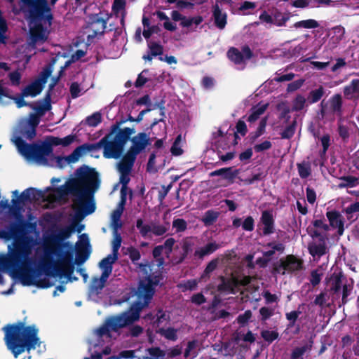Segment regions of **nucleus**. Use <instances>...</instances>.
<instances>
[{
    "label": "nucleus",
    "instance_id": "f257e3e1",
    "mask_svg": "<svg viewBox=\"0 0 359 359\" xmlns=\"http://www.w3.org/2000/svg\"><path fill=\"white\" fill-rule=\"evenodd\" d=\"M51 109L50 100L46 97L35 108L36 113L29 116L28 119L21 121L15 128L11 139L18 152L29 163L39 165H45L62 168L67 165L77 162L88 151L93 149V145H82L77 147L67 157L55 156L52 146H68L76 139L73 135L63 138L49 137L44 142L36 144H28L25 140H30L36 135L35 128L39 123V118Z\"/></svg>",
    "mask_w": 359,
    "mask_h": 359
},
{
    "label": "nucleus",
    "instance_id": "f03ea898",
    "mask_svg": "<svg viewBox=\"0 0 359 359\" xmlns=\"http://www.w3.org/2000/svg\"><path fill=\"white\" fill-rule=\"evenodd\" d=\"M157 281L152 282L150 278L141 281L136 292L138 301L132 305L129 311L121 316L109 318L104 325L99 328L96 333L98 337H111L110 332L125 327L137 320L142 309L147 306L151 299L154 290V285Z\"/></svg>",
    "mask_w": 359,
    "mask_h": 359
},
{
    "label": "nucleus",
    "instance_id": "7ed1b4c3",
    "mask_svg": "<svg viewBox=\"0 0 359 359\" xmlns=\"http://www.w3.org/2000/svg\"><path fill=\"white\" fill-rule=\"evenodd\" d=\"M3 330L7 348L15 358L25 351L29 352L41 343L38 337V329L34 325L26 326L20 322L5 326Z\"/></svg>",
    "mask_w": 359,
    "mask_h": 359
},
{
    "label": "nucleus",
    "instance_id": "20e7f679",
    "mask_svg": "<svg viewBox=\"0 0 359 359\" xmlns=\"http://www.w3.org/2000/svg\"><path fill=\"white\" fill-rule=\"evenodd\" d=\"M133 133V130L128 128L123 130H114L102 139L99 145L103 147L104 156L107 158H119L129 135Z\"/></svg>",
    "mask_w": 359,
    "mask_h": 359
},
{
    "label": "nucleus",
    "instance_id": "39448f33",
    "mask_svg": "<svg viewBox=\"0 0 359 359\" xmlns=\"http://www.w3.org/2000/svg\"><path fill=\"white\" fill-rule=\"evenodd\" d=\"M15 13H18L25 7L33 8L41 13H48V20L51 19L47 0H8Z\"/></svg>",
    "mask_w": 359,
    "mask_h": 359
},
{
    "label": "nucleus",
    "instance_id": "423d86ee",
    "mask_svg": "<svg viewBox=\"0 0 359 359\" xmlns=\"http://www.w3.org/2000/svg\"><path fill=\"white\" fill-rule=\"evenodd\" d=\"M79 189L74 199V208L79 211H86L90 203L89 184L91 181H74Z\"/></svg>",
    "mask_w": 359,
    "mask_h": 359
},
{
    "label": "nucleus",
    "instance_id": "0eeeda50",
    "mask_svg": "<svg viewBox=\"0 0 359 359\" xmlns=\"http://www.w3.org/2000/svg\"><path fill=\"white\" fill-rule=\"evenodd\" d=\"M327 285L330 290L334 293L342 292V301L346 302V297L352 290V285L347 283L345 278L341 272H334L330 278L327 279Z\"/></svg>",
    "mask_w": 359,
    "mask_h": 359
},
{
    "label": "nucleus",
    "instance_id": "6e6552de",
    "mask_svg": "<svg viewBox=\"0 0 359 359\" xmlns=\"http://www.w3.org/2000/svg\"><path fill=\"white\" fill-rule=\"evenodd\" d=\"M42 19H30L29 21L30 41L29 46L34 48L39 44L45 42L48 36V32L41 26Z\"/></svg>",
    "mask_w": 359,
    "mask_h": 359
},
{
    "label": "nucleus",
    "instance_id": "1a4fd4ad",
    "mask_svg": "<svg viewBox=\"0 0 359 359\" xmlns=\"http://www.w3.org/2000/svg\"><path fill=\"white\" fill-rule=\"evenodd\" d=\"M303 262L294 255H288L280 261V263L275 267L278 273L285 274L299 271L302 269Z\"/></svg>",
    "mask_w": 359,
    "mask_h": 359
},
{
    "label": "nucleus",
    "instance_id": "9d476101",
    "mask_svg": "<svg viewBox=\"0 0 359 359\" xmlns=\"http://www.w3.org/2000/svg\"><path fill=\"white\" fill-rule=\"evenodd\" d=\"M52 65L46 68L41 74L39 79L32 82L30 85L27 86L22 91L23 97H35L39 95L42 90L44 83L46 82L47 79L52 72Z\"/></svg>",
    "mask_w": 359,
    "mask_h": 359
},
{
    "label": "nucleus",
    "instance_id": "9b49d317",
    "mask_svg": "<svg viewBox=\"0 0 359 359\" xmlns=\"http://www.w3.org/2000/svg\"><path fill=\"white\" fill-rule=\"evenodd\" d=\"M135 159L134 155L127 154L121 161L117 164V170L120 174L119 180H127L131 172Z\"/></svg>",
    "mask_w": 359,
    "mask_h": 359
},
{
    "label": "nucleus",
    "instance_id": "f8f14e48",
    "mask_svg": "<svg viewBox=\"0 0 359 359\" xmlns=\"http://www.w3.org/2000/svg\"><path fill=\"white\" fill-rule=\"evenodd\" d=\"M149 138L145 133H139L132 139L133 145L128 154L135 156L149 144Z\"/></svg>",
    "mask_w": 359,
    "mask_h": 359
},
{
    "label": "nucleus",
    "instance_id": "ddd939ff",
    "mask_svg": "<svg viewBox=\"0 0 359 359\" xmlns=\"http://www.w3.org/2000/svg\"><path fill=\"white\" fill-rule=\"evenodd\" d=\"M250 283V277H245L242 280H238L234 277L224 281L220 285L219 290L226 291L231 293H236L241 285H246Z\"/></svg>",
    "mask_w": 359,
    "mask_h": 359
},
{
    "label": "nucleus",
    "instance_id": "4468645a",
    "mask_svg": "<svg viewBox=\"0 0 359 359\" xmlns=\"http://www.w3.org/2000/svg\"><path fill=\"white\" fill-rule=\"evenodd\" d=\"M125 203L126 199L123 197L116 210H114L111 213L110 226L113 229V231H118L122 226L121 217L124 210Z\"/></svg>",
    "mask_w": 359,
    "mask_h": 359
},
{
    "label": "nucleus",
    "instance_id": "2eb2a0df",
    "mask_svg": "<svg viewBox=\"0 0 359 359\" xmlns=\"http://www.w3.org/2000/svg\"><path fill=\"white\" fill-rule=\"evenodd\" d=\"M227 55L228 57L236 64H241L251 57V51L248 47H244L242 52L236 48H231L229 50Z\"/></svg>",
    "mask_w": 359,
    "mask_h": 359
},
{
    "label": "nucleus",
    "instance_id": "dca6fc26",
    "mask_svg": "<svg viewBox=\"0 0 359 359\" xmlns=\"http://www.w3.org/2000/svg\"><path fill=\"white\" fill-rule=\"evenodd\" d=\"M330 226L324 220L316 219L312 224L308 227L309 233L313 237H321L324 233L328 231Z\"/></svg>",
    "mask_w": 359,
    "mask_h": 359
},
{
    "label": "nucleus",
    "instance_id": "f3484780",
    "mask_svg": "<svg viewBox=\"0 0 359 359\" xmlns=\"http://www.w3.org/2000/svg\"><path fill=\"white\" fill-rule=\"evenodd\" d=\"M326 216L329 220L330 226L337 229L338 234L341 236L344 231V221L341 215L339 212L332 210L327 212Z\"/></svg>",
    "mask_w": 359,
    "mask_h": 359
},
{
    "label": "nucleus",
    "instance_id": "a211bd4d",
    "mask_svg": "<svg viewBox=\"0 0 359 359\" xmlns=\"http://www.w3.org/2000/svg\"><path fill=\"white\" fill-rule=\"evenodd\" d=\"M99 177L95 168L83 165L76 170L74 180H98Z\"/></svg>",
    "mask_w": 359,
    "mask_h": 359
},
{
    "label": "nucleus",
    "instance_id": "6ab92c4d",
    "mask_svg": "<svg viewBox=\"0 0 359 359\" xmlns=\"http://www.w3.org/2000/svg\"><path fill=\"white\" fill-rule=\"evenodd\" d=\"M21 283L24 285H34L39 287H48L53 285L46 277L42 279L37 275L24 276L21 278Z\"/></svg>",
    "mask_w": 359,
    "mask_h": 359
},
{
    "label": "nucleus",
    "instance_id": "aec40b11",
    "mask_svg": "<svg viewBox=\"0 0 359 359\" xmlns=\"http://www.w3.org/2000/svg\"><path fill=\"white\" fill-rule=\"evenodd\" d=\"M165 320L166 318L165 314H162L158 318V320L156 322L157 326L156 332L159 333L167 339L175 341L177 339V330L170 327L165 329L163 327H160V325L162 323L163 320Z\"/></svg>",
    "mask_w": 359,
    "mask_h": 359
},
{
    "label": "nucleus",
    "instance_id": "412c9836",
    "mask_svg": "<svg viewBox=\"0 0 359 359\" xmlns=\"http://www.w3.org/2000/svg\"><path fill=\"white\" fill-rule=\"evenodd\" d=\"M344 97L348 100L359 99V79H353L344 88Z\"/></svg>",
    "mask_w": 359,
    "mask_h": 359
},
{
    "label": "nucleus",
    "instance_id": "4be33fe9",
    "mask_svg": "<svg viewBox=\"0 0 359 359\" xmlns=\"http://www.w3.org/2000/svg\"><path fill=\"white\" fill-rule=\"evenodd\" d=\"M73 271L74 266L70 262L67 260H62L57 263L55 273H53V276L62 278L65 276L70 275Z\"/></svg>",
    "mask_w": 359,
    "mask_h": 359
},
{
    "label": "nucleus",
    "instance_id": "5701e85b",
    "mask_svg": "<svg viewBox=\"0 0 359 359\" xmlns=\"http://www.w3.org/2000/svg\"><path fill=\"white\" fill-rule=\"evenodd\" d=\"M118 259V256L110 254L100 262V267L102 270L104 277H109L112 271V264Z\"/></svg>",
    "mask_w": 359,
    "mask_h": 359
},
{
    "label": "nucleus",
    "instance_id": "b1692460",
    "mask_svg": "<svg viewBox=\"0 0 359 359\" xmlns=\"http://www.w3.org/2000/svg\"><path fill=\"white\" fill-rule=\"evenodd\" d=\"M36 245V241L27 237H23L18 241V248L24 257H27L31 253L32 248H34Z\"/></svg>",
    "mask_w": 359,
    "mask_h": 359
},
{
    "label": "nucleus",
    "instance_id": "393cba45",
    "mask_svg": "<svg viewBox=\"0 0 359 359\" xmlns=\"http://www.w3.org/2000/svg\"><path fill=\"white\" fill-rule=\"evenodd\" d=\"M261 222L264 226V234H269L273 231V217L271 211H264L262 215Z\"/></svg>",
    "mask_w": 359,
    "mask_h": 359
},
{
    "label": "nucleus",
    "instance_id": "a878e982",
    "mask_svg": "<svg viewBox=\"0 0 359 359\" xmlns=\"http://www.w3.org/2000/svg\"><path fill=\"white\" fill-rule=\"evenodd\" d=\"M309 253L313 257L320 258L327 252V247L324 241L320 243L313 242L309 245Z\"/></svg>",
    "mask_w": 359,
    "mask_h": 359
},
{
    "label": "nucleus",
    "instance_id": "bb28decb",
    "mask_svg": "<svg viewBox=\"0 0 359 359\" xmlns=\"http://www.w3.org/2000/svg\"><path fill=\"white\" fill-rule=\"evenodd\" d=\"M219 248V245L216 242H211L208 243L203 247L199 248L196 250L194 255L199 258H203L205 256L213 253Z\"/></svg>",
    "mask_w": 359,
    "mask_h": 359
},
{
    "label": "nucleus",
    "instance_id": "cd10ccee",
    "mask_svg": "<svg viewBox=\"0 0 359 359\" xmlns=\"http://www.w3.org/2000/svg\"><path fill=\"white\" fill-rule=\"evenodd\" d=\"M181 352V349L178 346H175L167 350V351L160 348H154L151 350V354L157 358H164L166 355L168 358H172L180 355Z\"/></svg>",
    "mask_w": 359,
    "mask_h": 359
},
{
    "label": "nucleus",
    "instance_id": "c85d7f7f",
    "mask_svg": "<svg viewBox=\"0 0 359 359\" xmlns=\"http://www.w3.org/2000/svg\"><path fill=\"white\" fill-rule=\"evenodd\" d=\"M268 108V104H259L252 109L251 114L248 118V121L251 124L255 123Z\"/></svg>",
    "mask_w": 359,
    "mask_h": 359
},
{
    "label": "nucleus",
    "instance_id": "c756f323",
    "mask_svg": "<svg viewBox=\"0 0 359 359\" xmlns=\"http://www.w3.org/2000/svg\"><path fill=\"white\" fill-rule=\"evenodd\" d=\"M237 170H232L231 168H226V169H220L214 172H212L210 174V176H221V180H233L234 178H236L237 176Z\"/></svg>",
    "mask_w": 359,
    "mask_h": 359
},
{
    "label": "nucleus",
    "instance_id": "7c9ffc66",
    "mask_svg": "<svg viewBox=\"0 0 359 359\" xmlns=\"http://www.w3.org/2000/svg\"><path fill=\"white\" fill-rule=\"evenodd\" d=\"M185 140L181 135H179L170 148V152L173 156H180L184 153L183 147Z\"/></svg>",
    "mask_w": 359,
    "mask_h": 359
},
{
    "label": "nucleus",
    "instance_id": "2f4dec72",
    "mask_svg": "<svg viewBox=\"0 0 359 359\" xmlns=\"http://www.w3.org/2000/svg\"><path fill=\"white\" fill-rule=\"evenodd\" d=\"M215 22L217 27L223 29L226 24V14L222 12L217 6L214 10Z\"/></svg>",
    "mask_w": 359,
    "mask_h": 359
},
{
    "label": "nucleus",
    "instance_id": "473e14b6",
    "mask_svg": "<svg viewBox=\"0 0 359 359\" xmlns=\"http://www.w3.org/2000/svg\"><path fill=\"white\" fill-rule=\"evenodd\" d=\"M108 278L104 277V275L102 274L100 278H93L90 286L91 294H97L104 287Z\"/></svg>",
    "mask_w": 359,
    "mask_h": 359
},
{
    "label": "nucleus",
    "instance_id": "72a5a7b5",
    "mask_svg": "<svg viewBox=\"0 0 359 359\" xmlns=\"http://www.w3.org/2000/svg\"><path fill=\"white\" fill-rule=\"evenodd\" d=\"M203 19L200 16L193 18H184L180 25L184 27H189L191 29H195L201 22Z\"/></svg>",
    "mask_w": 359,
    "mask_h": 359
},
{
    "label": "nucleus",
    "instance_id": "f704fd0d",
    "mask_svg": "<svg viewBox=\"0 0 359 359\" xmlns=\"http://www.w3.org/2000/svg\"><path fill=\"white\" fill-rule=\"evenodd\" d=\"M218 217V212L214 210H208L206 212H205L201 220L205 226H210L217 220Z\"/></svg>",
    "mask_w": 359,
    "mask_h": 359
},
{
    "label": "nucleus",
    "instance_id": "c9c22d12",
    "mask_svg": "<svg viewBox=\"0 0 359 359\" xmlns=\"http://www.w3.org/2000/svg\"><path fill=\"white\" fill-rule=\"evenodd\" d=\"M294 27L295 28H305V29H313L319 27V23L313 19H309L305 20H301L297 22Z\"/></svg>",
    "mask_w": 359,
    "mask_h": 359
},
{
    "label": "nucleus",
    "instance_id": "e433bc0d",
    "mask_svg": "<svg viewBox=\"0 0 359 359\" xmlns=\"http://www.w3.org/2000/svg\"><path fill=\"white\" fill-rule=\"evenodd\" d=\"M113 241L111 243L112 252L111 254L118 256V250L121 247L122 239L118 231H113Z\"/></svg>",
    "mask_w": 359,
    "mask_h": 359
},
{
    "label": "nucleus",
    "instance_id": "4c0bfd02",
    "mask_svg": "<svg viewBox=\"0 0 359 359\" xmlns=\"http://www.w3.org/2000/svg\"><path fill=\"white\" fill-rule=\"evenodd\" d=\"M86 55L85 51L82 50H78L74 54L72 55L70 60H67L65 62V65L60 67V72H62L65 68L69 66L72 62H74Z\"/></svg>",
    "mask_w": 359,
    "mask_h": 359
},
{
    "label": "nucleus",
    "instance_id": "58836bf2",
    "mask_svg": "<svg viewBox=\"0 0 359 359\" xmlns=\"http://www.w3.org/2000/svg\"><path fill=\"white\" fill-rule=\"evenodd\" d=\"M198 280L196 279L189 280L179 285L182 291L194 290L197 287Z\"/></svg>",
    "mask_w": 359,
    "mask_h": 359
},
{
    "label": "nucleus",
    "instance_id": "ea45409f",
    "mask_svg": "<svg viewBox=\"0 0 359 359\" xmlns=\"http://www.w3.org/2000/svg\"><path fill=\"white\" fill-rule=\"evenodd\" d=\"M172 227L176 232H182L187 229V223L183 219H175L172 222Z\"/></svg>",
    "mask_w": 359,
    "mask_h": 359
},
{
    "label": "nucleus",
    "instance_id": "a19ab883",
    "mask_svg": "<svg viewBox=\"0 0 359 359\" xmlns=\"http://www.w3.org/2000/svg\"><path fill=\"white\" fill-rule=\"evenodd\" d=\"M298 171L299 175L302 178L308 177L311 172L310 165L308 163H302L298 164Z\"/></svg>",
    "mask_w": 359,
    "mask_h": 359
},
{
    "label": "nucleus",
    "instance_id": "79ce46f5",
    "mask_svg": "<svg viewBox=\"0 0 359 359\" xmlns=\"http://www.w3.org/2000/svg\"><path fill=\"white\" fill-rule=\"evenodd\" d=\"M323 93L324 90L322 87L319 88L318 89L312 90L309 96L310 102L315 103L318 102L322 97Z\"/></svg>",
    "mask_w": 359,
    "mask_h": 359
},
{
    "label": "nucleus",
    "instance_id": "37998d69",
    "mask_svg": "<svg viewBox=\"0 0 359 359\" xmlns=\"http://www.w3.org/2000/svg\"><path fill=\"white\" fill-rule=\"evenodd\" d=\"M305 97L302 95H297L293 101V109L296 111L302 109L305 105Z\"/></svg>",
    "mask_w": 359,
    "mask_h": 359
},
{
    "label": "nucleus",
    "instance_id": "c03bdc74",
    "mask_svg": "<svg viewBox=\"0 0 359 359\" xmlns=\"http://www.w3.org/2000/svg\"><path fill=\"white\" fill-rule=\"evenodd\" d=\"M86 123L90 126L95 127L98 125L101 121V115L100 113H95L93 115L88 116L86 118Z\"/></svg>",
    "mask_w": 359,
    "mask_h": 359
},
{
    "label": "nucleus",
    "instance_id": "a18cd8bd",
    "mask_svg": "<svg viewBox=\"0 0 359 359\" xmlns=\"http://www.w3.org/2000/svg\"><path fill=\"white\" fill-rule=\"evenodd\" d=\"M262 337L265 341L270 343L278 338V334L275 331L264 330L262 332Z\"/></svg>",
    "mask_w": 359,
    "mask_h": 359
},
{
    "label": "nucleus",
    "instance_id": "49530a36",
    "mask_svg": "<svg viewBox=\"0 0 359 359\" xmlns=\"http://www.w3.org/2000/svg\"><path fill=\"white\" fill-rule=\"evenodd\" d=\"M8 78L12 85L18 86L20 83L21 74L18 71H14L8 74Z\"/></svg>",
    "mask_w": 359,
    "mask_h": 359
},
{
    "label": "nucleus",
    "instance_id": "de8ad7c7",
    "mask_svg": "<svg viewBox=\"0 0 359 359\" xmlns=\"http://www.w3.org/2000/svg\"><path fill=\"white\" fill-rule=\"evenodd\" d=\"M256 7V4L254 2L250 1H245L243 3L239 10L243 13L244 15L250 14L249 10H253Z\"/></svg>",
    "mask_w": 359,
    "mask_h": 359
},
{
    "label": "nucleus",
    "instance_id": "09e8293b",
    "mask_svg": "<svg viewBox=\"0 0 359 359\" xmlns=\"http://www.w3.org/2000/svg\"><path fill=\"white\" fill-rule=\"evenodd\" d=\"M341 106V97L339 95H334L331 99V107L334 111H339Z\"/></svg>",
    "mask_w": 359,
    "mask_h": 359
},
{
    "label": "nucleus",
    "instance_id": "8fccbe9b",
    "mask_svg": "<svg viewBox=\"0 0 359 359\" xmlns=\"http://www.w3.org/2000/svg\"><path fill=\"white\" fill-rule=\"evenodd\" d=\"M175 240L172 238H168L165 241L164 245H161L163 247V250H164V254L166 255L167 257H168L169 254L172 251V248L175 244Z\"/></svg>",
    "mask_w": 359,
    "mask_h": 359
},
{
    "label": "nucleus",
    "instance_id": "3c124183",
    "mask_svg": "<svg viewBox=\"0 0 359 359\" xmlns=\"http://www.w3.org/2000/svg\"><path fill=\"white\" fill-rule=\"evenodd\" d=\"M323 273L320 272L318 270L313 271L311 274V284L314 286L318 285L320 282Z\"/></svg>",
    "mask_w": 359,
    "mask_h": 359
},
{
    "label": "nucleus",
    "instance_id": "603ef678",
    "mask_svg": "<svg viewBox=\"0 0 359 359\" xmlns=\"http://www.w3.org/2000/svg\"><path fill=\"white\" fill-rule=\"evenodd\" d=\"M267 122V116L264 117L259 122V127L255 133L254 138H257L262 135L265 130V128Z\"/></svg>",
    "mask_w": 359,
    "mask_h": 359
},
{
    "label": "nucleus",
    "instance_id": "864d4df0",
    "mask_svg": "<svg viewBox=\"0 0 359 359\" xmlns=\"http://www.w3.org/2000/svg\"><path fill=\"white\" fill-rule=\"evenodd\" d=\"M217 266V261L212 260L211 261L208 266H206L203 275L201 277V279L205 278V276H208L212 271H213Z\"/></svg>",
    "mask_w": 359,
    "mask_h": 359
},
{
    "label": "nucleus",
    "instance_id": "5fc2aeb1",
    "mask_svg": "<svg viewBox=\"0 0 359 359\" xmlns=\"http://www.w3.org/2000/svg\"><path fill=\"white\" fill-rule=\"evenodd\" d=\"M149 48L150 49L151 55H154V56H156V55H161V53H162V48L158 43H149Z\"/></svg>",
    "mask_w": 359,
    "mask_h": 359
},
{
    "label": "nucleus",
    "instance_id": "6e6d98bb",
    "mask_svg": "<svg viewBox=\"0 0 359 359\" xmlns=\"http://www.w3.org/2000/svg\"><path fill=\"white\" fill-rule=\"evenodd\" d=\"M271 147V143L268 140H265L260 144H255L254 147V149L256 151L260 152V151L270 149Z\"/></svg>",
    "mask_w": 359,
    "mask_h": 359
},
{
    "label": "nucleus",
    "instance_id": "4d7b16f0",
    "mask_svg": "<svg viewBox=\"0 0 359 359\" xmlns=\"http://www.w3.org/2000/svg\"><path fill=\"white\" fill-rule=\"evenodd\" d=\"M301 314V311H293L286 313L287 319L290 322L291 325H294L295 321L298 318L299 316Z\"/></svg>",
    "mask_w": 359,
    "mask_h": 359
},
{
    "label": "nucleus",
    "instance_id": "13d9d810",
    "mask_svg": "<svg viewBox=\"0 0 359 359\" xmlns=\"http://www.w3.org/2000/svg\"><path fill=\"white\" fill-rule=\"evenodd\" d=\"M295 127L294 124L287 126L281 133L283 138H290L294 133Z\"/></svg>",
    "mask_w": 359,
    "mask_h": 359
},
{
    "label": "nucleus",
    "instance_id": "bf43d9fd",
    "mask_svg": "<svg viewBox=\"0 0 359 359\" xmlns=\"http://www.w3.org/2000/svg\"><path fill=\"white\" fill-rule=\"evenodd\" d=\"M320 142L323 146V154H325L329 148L330 143V137L329 135H324L320 137Z\"/></svg>",
    "mask_w": 359,
    "mask_h": 359
},
{
    "label": "nucleus",
    "instance_id": "052dcab7",
    "mask_svg": "<svg viewBox=\"0 0 359 359\" xmlns=\"http://www.w3.org/2000/svg\"><path fill=\"white\" fill-rule=\"evenodd\" d=\"M125 1L123 0H115L113 5V10L116 13L122 12L125 7Z\"/></svg>",
    "mask_w": 359,
    "mask_h": 359
},
{
    "label": "nucleus",
    "instance_id": "680f3d73",
    "mask_svg": "<svg viewBox=\"0 0 359 359\" xmlns=\"http://www.w3.org/2000/svg\"><path fill=\"white\" fill-rule=\"evenodd\" d=\"M242 226L246 231H252L254 229V219L252 217H248L243 222Z\"/></svg>",
    "mask_w": 359,
    "mask_h": 359
},
{
    "label": "nucleus",
    "instance_id": "e2e57ef3",
    "mask_svg": "<svg viewBox=\"0 0 359 359\" xmlns=\"http://www.w3.org/2000/svg\"><path fill=\"white\" fill-rule=\"evenodd\" d=\"M128 253L129 255L130 258L133 262L137 261L140 259V252L134 248H129L128 249Z\"/></svg>",
    "mask_w": 359,
    "mask_h": 359
},
{
    "label": "nucleus",
    "instance_id": "0e129e2a",
    "mask_svg": "<svg viewBox=\"0 0 359 359\" xmlns=\"http://www.w3.org/2000/svg\"><path fill=\"white\" fill-rule=\"evenodd\" d=\"M344 212L348 216H349L351 214L355 213V212H359V203L356 202V203H354L350 205L345 209Z\"/></svg>",
    "mask_w": 359,
    "mask_h": 359
},
{
    "label": "nucleus",
    "instance_id": "69168bd1",
    "mask_svg": "<svg viewBox=\"0 0 359 359\" xmlns=\"http://www.w3.org/2000/svg\"><path fill=\"white\" fill-rule=\"evenodd\" d=\"M196 344H197V343L195 341H189L188 343L187 348L185 351V355L187 357H189V356L193 357L195 355L196 353L192 352V351H193V350H194L196 348Z\"/></svg>",
    "mask_w": 359,
    "mask_h": 359
},
{
    "label": "nucleus",
    "instance_id": "338daca9",
    "mask_svg": "<svg viewBox=\"0 0 359 359\" xmlns=\"http://www.w3.org/2000/svg\"><path fill=\"white\" fill-rule=\"evenodd\" d=\"M259 313L262 316V319L265 320L272 316L273 310L266 307H262L260 309Z\"/></svg>",
    "mask_w": 359,
    "mask_h": 359
},
{
    "label": "nucleus",
    "instance_id": "774afa93",
    "mask_svg": "<svg viewBox=\"0 0 359 359\" xmlns=\"http://www.w3.org/2000/svg\"><path fill=\"white\" fill-rule=\"evenodd\" d=\"M303 80H297L288 84L287 90L289 92L294 91L299 89L303 85Z\"/></svg>",
    "mask_w": 359,
    "mask_h": 359
}]
</instances>
